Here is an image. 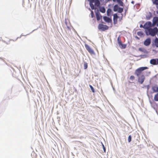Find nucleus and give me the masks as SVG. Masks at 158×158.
I'll return each mask as SVG.
<instances>
[{
  "mask_svg": "<svg viewBox=\"0 0 158 158\" xmlns=\"http://www.w3.org/2000/svg\"><path fill=\"white\" fill-rule=\"evenodd\" d=\"M89 2V5L91 9L93 10L95 9V6L99 7L100 6V2H103L104 0H87Z\"/></svg>",
  "mask_w": 158,
  "mask_h": 158,
  "instance_id": "f257e3e1",
  "label": "nucleus"
},
{
  "mask_svg": "<svg viewBox=\"0 0 158 158\" xmlns=\"http://www.w3.org/2000/svg\"><path fill=\"white\" fill-rule=\"evenodd\" d=\"M158 32V29L156 27L154 28H149L145 30V33L146 35H150L154 37L155 36Z\"/></svg>",
  "mask_w": 158,
  "mask_h": 158,
  "instance_id": "f03ea898",
  "label": "nucleus"
},
{
  "mask_svg": "<svg viewBox=\"0 0 158 158\" xmlns=\"http://www.w3.org/2000/svg\"><path fill=\"white\" fill-rule=\"evenodd\" d=\"M148 69L147 67H140L137 69L135 72V74L138 77L141 73L142 71Z\"/></svg>",
  "mask_w": 158,
  "mask_h": 158,
  "instance_id": "7ed1b4c3",
  "label": "nucleus"
},
{
  "mask_svg": "<svg viewBox=\"0 0 158 158\" xmlns=\"http://www.w3.org/2000/svg\"><path fill=\"white\" fill-rule=\"evenodd\" d=\"M113 10L114 12H117L118 13H121L123 12V8L120 7L118 4H116L113 6Z\"/></svg>",
  "mask_w": 158,
  "mask_h": 158,
  "instance_id": "20e7f679",
  "label": "nucleus"
},
{
  "mask_svg": "<svg viewBox=\"0 0 158 158\" xmlns=\"http://www.w3.org/2000/svg\"><path fill=\"white\" fill-rule=\"evenodd\" d=\"M98 27L99 30H101L102 31L107 30L108 28V27L107 25L102 24H99Z\"/></svg>",
  "mask_w": 158,
  "mask_h": 158,
  "instance_id": "39448f33",
  "label": "nucleus"
},
{
  "mask_svg": "<svg viewBox=\"0 0 158 158\" xmlns=\"http://www.w3.org/2000/svg\"><path fill=\"white\" fill-rule=\"evenodd\" d=\"M85 47L86 50L91 54H94V52L93 49H92L90 46L87 44H85Z\"/></svg>",
  "mask_w": 158,
  "mask_h": 158,
  "instance_id": "423d86ee",
  "label": "nucleus"
},
{
  "mask_svg": "<svg viewBox=\"0 0 158 158\" xmlns=\"http://www.w3.org/2000/svg\"><path fill=\"white\" fill-rule=\"evenodd\" d=\"M152 25V23L151 21H148L146 22L143 25V28L146 30L149 28L151 27Z\"/></svg>",
  "mask_w": 158,
  "mask_h": 158,
  "instance_id": "0eeeda50",
  "label": "nucleus"
},
{
  "mask_svg": "<svg viewBox=\"0 0 158 158\" xmlns=\"http://www.w3.org/2000/svg\"><path fill=\"white\" fill-rule=\"evenodd\" d=\"M145 79V77L143 75H142L138 77V81L139 83L142 84L143 83Z\"/></svg>",
  "mask_w": 158,
  "mask_h": 158,
  "instance_id": "6e6552de",
  "label": "nucleus"
},
{
  "mask_svg": "<svg viewBox=\"0 0 158 158\" xmlns=\"http://www.w3.org/2000/svg\"><path fill=\"white\" fill-rule=\"evenodd\" d=\"M150 63L153 65H156L158 64V58L152 59L150 60Z\"/></svg>",
  "mask_w": 158,
  "mask_h": 158,
  "instance_id": "1a4fd4ad",
  "label": "nucleus"
},
{
  "mask_svg": "<svg viewBox=\"0 0 158 158\" xmlns=\"http://www.w3.org/2000/svg\"><path fill=\"white\" fill-rule=\"evenodd\" d=\"M151 40L150 38H148L144 42V44L146 46H148L151 43Z\"/></svg>",
  "mask_w": 158,
  "mask_h": 158,
  "instance_id": "9d476101",
  "label": "nucleus"
},
{
  "mask_svg": "<svg viewBox=\"0 0 158 158\" xmlns=\"http://www.w3.org/2000/svg\"><path fill=\"white\" fill-rule=\"evenodd\" d=\"M113 23L114 24H116L117 23V19L119 17L117 13H115L113 15Z\"/></svg>",
  "mask_w": 158,
  "mask_h": 158,
  "instance_id": "9b49d317",
  "label": "nucleus"
},
{
  "mask_svg": "<svg viewBox=\"0 0 158 158\" xmlns=\"http://www.w3.org/2000/svg\"><path fill=\"white\" fill-rule=\"evenodd\" d=\"M152 45L153 47L155 46L156 47L158 48V38L156 37H155L153 42H152Z\"/></svg>",
  "mask_w": 158,
  "mask_h": 158,
  "instance_id": "f8f14e48",
  "label": "nucleus"
},
{
  "mask_svg": "<svg viewBox=\"0 0 158 158\" xmlns=\"http://www.w3.org/2000/svg\"><path fill=\"white\" fill-rule=\"evenodd\" d=\"M96 19L98 21H99L101 19L102 16L100 15L98 10L97 11H95Z\"/></svg>",
  "mask_w": 158,
  "mask_h": 158,
  "instance_id": "ddd939ff",
  "label": "nucleus"
},
{
  "mask_svg": "<svg viewBox=\"0 0 158 158\" xmlns=\"http://www.w3.org/2000/svg\"><path fill=\"white\" fill-rule=\"evenodd\" d=\"M103 20L106 22L109 23L112 22V20L111 18H110L106 16H104L103 17Z\"/></svg>",
  "mask_w": 158,
  "mask_h": 158,
  "instance_id": "4468645a",
  "label": "nucleus"
},
{
  "mask_svg": "<svg viewBox=\"0 0 158 158\" xmlns=\"http://www.w3.org/2000/svg\"><path fill=\"white\" fill-rule=\"evenodd\" d=\"M152 25H154L156 24V23L158 22V17L157 16H154L153 18V19H152Z\"/></svg>",
  "mask_w": 158,
  "mask_h": 158,
  "instance_id": "2eb2a0df",
  "label": "nucleus"
},
{
  "mask_svg": "<svg viewBox=\"0 0 158 158\" xmlns=\"http://www.w3.org/2000/svg\"><path fill=\"white\" fill-rule=\"evenodd\" d=\"M152 13L151 12H149L146 16V19L147 20H150L152 18Z\"/></svg>",
  "mask_w": 158,
  "mask_h": 158,
  "instance_id": "dca6fc26",
  "label": "nucleus"
},
{
  "mask_svg": "<svg viewBox=\"0 0 158 158\" xmlns=\"http://www.w3.org/2000/svg\"><path fill=\"white\" fill-rule=\"evenodd\" d=\"M99 8V10L100 12L101 13H104L106 12V9L103 6H100L99 7H98Z\"/></svg>",
  "mask_w": 158,
  "mask_h": 158,
  "instance_id": "f3484780",
  "label": "nucleus"
},
{
  "mask_svg": "<svg viewBox=\"0 0 158 158\" xmlns=\"http://www.w3.org/2000/svg\"><path fill=\"white\" fill-rule=\"evenodd\" d=\"M112 12V11L111 9L110 8H108L106 11L107 15L108 16H110Z\"/></svg>",
  "mask_w": 158,
  "mask_h": 158,
  "instance_id": "a211bd4d",
  "label": "nucleus"
},
{
  "mask_svg": "<svg viewBox=\"0 0 158 158\" xmlns=\"http://www.w3.org/2000/svg\"><path fill=\"white\" fill-rule=\"evenodd\" d=\"M152 89L154 92H158V87L153 86L152 87Z\"/></svg>",
  "mask_w": 158,
  "mask_h": 158,
  "instance_id": "6ab92c4d",
  "label": "nucleus"
},
{
  "mask_svg": "<svg viewBox=\"0 0 158 158\" xmlns=\"http://www.w3.org/2000/svg\"><path fill=\"white\" fill-rule=\"evenodd\" d=\"M120 47L121 48L124 49L126 47V45L125 44H123L122 43L121 44L119 45Z\"/></svg>",
  "mask_w": 158,
  "mask_h": 158,
  "instance_id": "aec40b11",
  "label": "nucleus"
},
{
  "mask_svg": "<svg viewBox=\"0 0 158 158\" xmlns=\"http://www.w3.org/2000/svg\"><path fill=\"white\" fill-rule=\"evenodd\" d=\"M117 2L118 3V4L119 5L121 6H123L124 4L122 0H118Z\"/></svg>",
  "mask_w": 158,
  "mask_h": 158,
  "instance_id": "412c9836",
  "label": "nucleus"
},
{
  "mask_svg": "<svg viewBox=\"0 0 158 158\" xmlns=\"http://www.w3.org/2000/svg\"><path fill=\"white\" fill-rule=\"evenodd\" d=\"M154 100L156 101H158V93L155 95L154 97Z\"/></svg>",
  "mask_w": 158,
  "mask_h": 158,
  "instance_id": "4be33fe9",
  "label": "nucleus"
},
{
  "mask_svg": "<svg viewBox=\"0 0 158 158\" xmlns=\"http://www.w3.org/2000/svg\"><path fill=\"white\" fill-rule=\"evenodd\" d=\"M139 50L141 52H142L144 53H146L147 51L144 49H143L141 48H139Z\"/></svg>",
  "mask_w": 158,
  "mask_h": 158,
  "instance_id": "5701e85b",
  "label": "nucleus"
},
{
  "mask_svg": "<svg viewBox=\"0 0 158 158\" xmlns=\"http://www.w3.org/2000/svg\"><path fill=\"white\" fill-rule=\"evenodd\" d=\"M117 41L118 45H120L122 43L119 37H118L117 38Z\"/></svg>",
  "mask_w": 158,
  "mask_h": 158,
  "instance_id": "b1692460",
  "label": "nucleus"
},
{
  "mask_svg": "<svg viewBox=\"0 0 158 158\" xmlns=\"http://www.w3.org/2000/svg\"><path fill=\"white\" fill-rule=\"evenodd\" d=\"M137 35L140 36H142L143 34V33L141 31H138L137 32Z\"/></svg>",
  "mask_w": 158,
  "mask_h": 158,
  "instance_id": "393cba45",
  "label": "nucleus"
},
{
  "mask_svg": "<svg viewBox=\"0 0 158 158\" xmlns=\"http://www.w3.org/2000/svg\"><path fill=\"white\" fill-rule=\"evenodd\" d=\"M152 1L154 4L156 5L158 4V0H152Z\"/></svg>",
  "mask_w": 158,
  "mask_h": 158,
  "instance_id": "a878e982",
  "label": "nucleus"
},
{
  "mask_svg": "<svg viewBox=\"0 0 158 158\" xmlns=\"http://www.w3.org/2000/svg\"><path fill=\"white\" fill-rule=\"evenodd\" d=\"M89 86L92 92L93 93H94L95 91L94 87L91 85H89Z\"/></svg>",
  "mask_w": 158,
  "mask_h": 158,
  "instance_id": "bb28decb",
  "label": "nucleus"
},
{
  "mask_svg": "<svg viewBox=\"0 0 158 158\" xmlns=\"http://www.w3.org/2000/svg\"><path fill=\"white\" fill-rule=\"evenodd\" d=\"M84 69H86L87 68V64L86 62H84Z\"/></svg>",
  "mask_w": 158,
  "mask_h": 158,
  "instance_id": "cd10ccee",
  "label": "nucleus"
},
{
  "mask_svg": "<svg viewBox=\"0 0 158 158\" xmlns=\"http://www.w3.org/2000/svg\"><path fill=\"white\" fill-rule=\"evenodd\" d=\"M128 142L130 143L131 140V135H129L128 137Z\"/></svg>",
  "mask_w": 158,
  "mask_h": 158,
  "instance_id": "c85d7f7f",
  "label": "nucleus"
},
{
  "mask_svg": "<svg viewBox=\"0 0 158 158\" xmlns=\"http://www.w3.org/2000/svg\"><path fill=\"white\" fill-rule=\"evenodd\" d=\"M91 17L92 18H93L94 16V13L93 11H91Z\"/></svg>",
  "mask_w": 158,
  "mask_h": 158,
  "instance_id": "c756f323",
  "label": "nucleus"
},
{
  "mask_svg": "<svg viewBox=\"0 0 158 158\" xmlns=\"http://www.w3.org/2000/svg\"><path fill=\"white\" fill-rule=\"evenodd\" d=\"M135 79V77L133 76H131L130 77V79L131 80H133Z\"/></svg>",
  "mask_w": 158,
  "mask_h": 158,
  "instance_id": "7c9ffc66",
  "label": "nucleus"
},
{
  "mask_svg": "<svg viewBox=\"0 0 158 158\" xmlns=\"http://www.w3.org/2000/svg\"><path fill=\"white\" fill-rule=\"evenodd\" d=\"M102 146L103 147V151L104 152H106V148H105L104 145L102 143Z\"/></svg>",
  "mask_w": 158,
  "mask_h": 158,
  "instance_id": "2f4dec72",
  "label": "nucleus"
},
{
  "mask_svg": "<svg viewBox=\"0 0 158 158\" xmlns=\"http://www.w3.org/2000/svg\"><path fill=\"white\" fill-rule=\"evenodd\" d=\"M140 27L141 28H142V27L143 28V26L142 24H141L140 25Z\"/></svg>",
  "mask_w": 158,
  "mask_h": 158,
  "instance_id": "473e14b6",
  "label": "nucleus"
},
{
  "mask_svg": "<svg viewBox=\"0 0 158 158\" xmlns=\"http://www.w3.org/2000/svg\"><path fill=\"white\" fill-rule=\"evenodd\" d=\"M149 85H148L147 86V89L148 90L149 89Z\"/></svg>",
  "mask_w": 158,
  "mask_h": 158,
  "instance_id": "72a5a7b5",
  "label": "nucleus"
},
{
  "mask_svg": "<svg viewBox=\"0 0 158 158\" xmlns=\"http://www.w3.org/2000/svg\"><path fill=\"white\" fill-rule=\"evenodd\" d=\"M113 1V2H117V1H118V0H112Z\"/></svg>",
  "mask_w": 158,
  "mask_h": 158,
  "instance_id": "f704fd0d",
  "label": "nucleus"
},
{
  "mask_svg": "<svg viewBox=\"0 0 158 158\" xmlns=\"http://www.w3.org/2000/svg\"><path fill=\"white\" fill-rule=\"evenodd\" d=\"M134 3H135V2H134V1H132L131 2V3L132 4H134Z\"/></svg>",
  "mask_w": 158,
  "mask_h": 158,
  "instance_id": "c9c22d12",
  "label": "nucleus"
},
{
  "mask_svg": "<svg viewBox=\"0 0 158 158\" xmlns=\"http://www.w3.org/2000/svg\"><path fill=\"white\" fill-rule=\"evenodd\" d=\"M23 36V35H22V34H21V36H20V37H18V38H17V39L19 38H20L21 37V36Z\"/></svg>",
  "mask_w": 158,
  "mask_h": 158,
  "instance_id": "e433bc0d",
  "label": "nucleus"
},
{
  "mask_svg": "<svg viewBox=\"0 0 158 158\" xmlns=\"http://www.w3.org/2000/svg\"><path fill=\"white\" fill-rule=\"evenodd\" d=\"M136 38L138 40H139V38L137 36H136Z\"/></svg>",
  "mask_w": 158,
  "mask_h": 158,
  "instance_id": "4c0bfd02",
  "label": "nucleus"
},
{
  "mask_svg": "<svg viewBox=\"0 0 158 158\" xmlns=\"http://www.w3.org/2000/svg\"><path fill=\"white\" fill-rule=\"evenodd\" d=\"M152 51H153V52H156V50H152Z\"/></svg>",
  "mask_w": 158,
  "mask_h": 158,
  "instance_id": "58836bf2",
  "label": "nucleus"
},
{
  "mask_svg": "<svg viewBox=\"0 0 158 158\" xmlns=\"http://www.w3.org/2000/svg\"><path fill=\"white\" fill-rule=\"evenodd\" d=\"M156 5V7L158 9V4L157 5Z\"/></svg>",
  "mask_w": 158,
  "mask_h": 158,
  "instance_id": "ea45409f",
  "label": "nucleus"
},
{
  "mask_svg": "<svg viewBox=\"0 0 158 158\" xmlns=\"http://www.w3.org/2000/svg\"><path fill=\"white\" fill-rule=\"evenodd\" d=\"M156 13H157V14H158V11H156Z\"/></svg>",
  "mask_w": 158,
  "mask_h": 158,
  "instance_id": "a19ab883",
  "label": "nucleus"
},
{
  "mask_svg": "<svg viewBox=\"0 0 158 158\" xmlns=\"http://www.w3.org/2000/svg\"><path fill=\"white\" fill-rule=\"evenodd\" d=\"M145 55H140V56H144Z\"/></svg>",
  "mask_w": 158,
  "mask_h": 158,
  "instance_id": "79ce46f5",
  "label": "nucleus"
},
{
  "mask_svg": "<svg viewBox=\"0 0 158 158\" xmlns=\"http://www.w3.org/2000/svg\"><path fill=\"white\" fill-rule=\"evenodd\" d=\"M35 30H33V31H32V32L33 31H34Z\"/></svg>",
  "mask_w": 158,
  "mask_h": 158,
  "instance_id": "37998d69",
  "label": "nucleus"
},
{
  "mask_svg": "<svg viewBox=\"0 0 158 158\" xmlns=\"http://www.w3.org/2000/svg\"><path fill=\"white\" fill-rule=\"evenodd\" d=\"M150 73V72H148V73Z\"/></svg>",
  "mask_w": 158,
  "mask_h": 158,
  "instance_id": "c03bdc74",
  "label": "nucleus"
}]
</instances>
